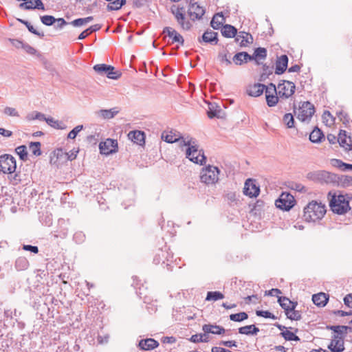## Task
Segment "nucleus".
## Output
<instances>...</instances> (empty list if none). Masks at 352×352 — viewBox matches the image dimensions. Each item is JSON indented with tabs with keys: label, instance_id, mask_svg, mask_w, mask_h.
<instances>
[{
	"label": "nucleus",
	"instance_id": "nucleus-1",
	"mask_svg": "<svg viewBox=\"0 0 352 352\" xmlns=\"http://www.w3.org/2000/svg\"><path fill=\"white\" fill-rule=\"evenodd\" d=\"M161 138L167 143H174L182 140L183 145L188 146L186 151V157L195 164L203 165L206 163V157L204 155V151L198 149V146L195 139L190 138L186 141L182 136L177 135L173 131L162 132Z\"/></svg>",
	"mask_w": 352,
	"mask_h": 352
},
{
	"label": "nucleus",
	"instance_id": "nucleus-2",
	"mask_svg": "<svg viewBox=\"0 0 352 352\" xmlns=\"http://www.w3.org/2000/svg\"><path fill=\"white\" fill-rule=\"evenodd\" d=\"M303 219L307 222H315L321 219L327 210L324 204L316 201H311L304 208Z\"/></svg>",
	"mask_w": 352,
	"mask_h": 352
},
{
	"label": "nucleus",
	"instance_id": "nucleus-3",
	"mask_svg": "<svg viewBox=\"0 0 352 352\" xmlns=\"http://www.w3.org/2000/svg\"><path fill=\"white\" fill-rule=\"evenodd\" d=\"M328 195L331 197L329 206L334 213L343 214L351 209L349 200L346 199L344 195H336L335 193L331 195V192H329Z\"/></svg>",
	"mask_w": 352,
	"mask_h": 352
},
{
	"label": "nucleus",
	"instance_id": "nucleus-4",
	"mask_svg": "<svg viewBox=\"0 0 352 352\" xmlns=\"http://www.w3.org/2000/svg\"><path fill=\"white\" fill-rule=\"evenodd\" d=\"M219 169L214 166L208 165L203 168L200 175L201 182L206 184H214L219 180Z\"/></svg>",
	"mask_w": 352,
	"mask_h": 352
},
{
	"label": "nucleus",
	"instance_id": "nucleus-5",
	"mask_svg": "<svg viewBox=\"0 0 352 352\" xmlns=\"http://www.w3.org/2000/svg\"><path fill=\"white\" fill-rule=\"evenodd\" d=\"M16 168L15 158L10 154L0 156V171L5 174H12Z\"/></svg>",
	"mask_w": 352,
	"mask_h": 352
},
{
	"label": "nucleus",
	"instance_id": "nucleus-6",
	"mask_svg": "<svg viewBox=\"0 0 352 352\" xmlns=\"http://www.w3.org/2000/svg\"><path fill=\"white\" fill-rule=\"evenodd\" d=\"M294 197L291 194L283 192L276 200L275 205L279 209L288 211L294 206Z\"/></svg>",
	"mask_w": 352,
	"mask_h": 352
},
{
	"label": "nucleus",
	"instance_id": "nucleus-7",
	"mask_svg": "<svg viewBox=\"0 0 352 352\" xmlns=\"http://www.w3.org/2000/svg\"><path fill=\"white\" fill-rule=\"evenodd\" d=\"M278 88L279 89L278 94L280 98H289L294 94L296 85L291 81L282 80L278 85Z\"/></svg>",
	"mask_w": 352,
	"mask_h": 352
},
{
	"label": "nucleus",
	"instance_id": "nucleus-8",
	"mask_svg": "<svg viewBox=\"0 0 352 352\" xmlns=\"http://www.w3.org/2000/svg\"><path fill=\"white\" fill-rule=\"evenodd\" d=\"M315 113L314 106L309 102H304L298 109L297 118L302 122L309 120Z\"/></svg>",
	"mask_w": 352,
	"mask_h": 352
},
{
	"label": "nucleus",
	"instance_id": "nucleus-9",
	"mask_svg": "<svg viewBox=\"0 0 352 352\" xmlns=\"http://www.w3.org/2000/svg\"><path fill=\"white\" fill-rule=\"evenodd\" d=\"M260 192V188L256 184V180L248 179L244 184L243 193L250 197H256Z\"/></svg>",
	"mask_w": 352,
	"mask_h": 352
},
{
	"label": "nucleus",
	"instance_id": "nucleus-10",
	"mask_svg": "<svg viewBox=\"0 0 352 352\" xmlns=\"http://www.w3.org/2000/svg\"><path fill=\"white\" fill-rule=\"evenodd\" d=\"M118 148V142L112 139H107L104 142L99 144V149L101 154L109 155L116 152Z\"/></svg>",
	"mask_w": 352,
	"mask_h": 352
},
{
	"label": "nucleus",
	"instance_id": "nucleus-11",
	"mask_svg": "<svg viewBox=\"0 0 352 352\" xmlns=\"http://www.w3.org/2000/svg\"><path fill=\"white\" fill-rule=\"evenodd\" d=\"M188 14L192 21H195L201 19L205 14V10L195 2L189 5Z\"/></svg>",
	"mask_w": 352,
	"mask_h": 352
},
{
	"label": "nucleus",
	"instance_id": "nucleus-12",
	"mask_svg": "<svg viewBox=\"0 0 352 352\" xmlns=\"http://www.w3.org/2000/svg\"><path fill=\"white\" fill-rule=\"evenodd\" d=\"M338 142L340 146L346 151L352 150V136L347 135L344 130H340L338 137Z\"/></svg>",
	"mask_w": 352,
	"mask_h": 352
},
{
	"label": "nucleus",
	"instance_id": "nucleus-13",
	"mask_svg": "<svg viewBox=\"0 0 352 352\" xmlns=\"http://www.w3.org/2000/svg\"><path fill=\"white\" fill-rule=\"evenodd\" d=\"M327 348L331 352H342L344 350V339L342 337H339L338 335H333V339Z\"/></svg>",
	"mask_w": 352,
	"mask_h": 352
},
{
	"label": "nucleus",
	"instance_id": "nucleus-14",
	"mask_svg": "<svg viewBox=\"0 0 352 352\" xmlns=\"http://www.w3.org/2000/svg\"><path fill=\"white\" fill-rule=\"evenodd\" d=\"M218 33L211 30H207L202 35L201 37L198 38L199 43H206L211 45H217L218 43Z\"/></svg>",
	"mask_w": 352,
	"mask_h": 352
},
{
	"label": "nucleus",
	"instance_id": "nucleus-15",
	"mask_svg": "<svg viewBox=\"0 0 352 352\" xmlns=\"http://www.w3.org/2000/svg\"><path fill=\"white\" fill-rule=\"evenodd\" d=\"M23 3H20L19 7L25 10H45L44 4L41 0H23Z\"/></svg>",
	"mask_w": 352,
	"mask_h": 352
},
{
	"label": "nucleus",
	"instance_id": "nucleus-16",
	"mask_svg": "<svg viewBox=\"0 0 352 352\" xmlns=\"http://www.w3.org/2000/svg\"><path fill=\"white\" fill-rule=\"evenodd\" d=\"M266 85L261 83H254L249 85L246 89L247 94L252 97H258L263 94Z\"/></svg>",
	"mask_w": 352,
	"mask_h": 352
},
{
	"label": "nucleus",
	"instance_id": "nucleus-17",
	"mask_svg": "<svg viewBox=\"0 0 352 352\" xmlns=\"http://www.w3.org/2000/svg\"><path fill=\"white\" fill-rule=\"evenodd\" d=\"M288 60V57L285 54L281 55L277 58L275 69L276 74L280 75L286 71L287 68Z\"/></svg>",
	"mask_w": 352,
	"mask_h": 352
},
{
	"label": "nucleus",
	"instance_id": "nucleus-18",
	"mask_svg": "<svg viewBox=\"0 0 352 352\" xmlns=\"http://www.w3.org/2000/svg\"><path fill=\"white\" fill-rule=\"evenodd\" d=\"M159 342L153 338L142 339L138 344V347L143 351H150L157 348Z\"/></svg>",
	"mask_w": 352,
	"mask_h": 352
},
{
	"label": "nucleus",
	"instance_id": "nucleus-19",
	"mask_svg": "<svg viewBox=\"0 0 352 352\" xmlns=\"http://www.w3.org/2000/svg\"><path fill=\"white\" fill-rule=\"evenodd\" d=\"M202 330L206 333H212L216 335H221L226 332V329L219 325L206 324L203 325Z\"/></svg>",
	"mask_w": 352,
	"mask_h": 352
},
{
	"label": "nucleus",
	"instance_id": "nucleus-20",
	"mask_svg": "<svg viewBox=\"0 0 352 352\" xmlns=\"http://www.w3.org/2000/svg\"><path fill=\"white\" fill-rule=\"evenodd\" d=\"M241 38V41L239 43L240 47H247L249 44L253 43L252 36L245 32H240L239 34H237V36L235 38V41L239 42Z\"/></svg>",
	"mask_w": 352,
	"mask_h": 352
},
{
	"label": "nucleus",
	"instance_id": "nucleus-21",
	"mask_svg": "<svg viewBox=\"0 0 352 352\" xmlns=\"http://www.w3.org/2000/svg\"><path fill=\"white\" fill-rule=\"evenodd\" d=\"M175 17L177 20V23L180 25V27L184 30H189L191 27V23L186 19V14L184 13H175Z\"/></svg>",
	"mask_w": 352,
	"mask_h": 352
},
{
	"label": "nucleus",
	"instance_id": "nucleus-22",
	"mask_svg": "<svg viewBox=\"0 0 352 352\" xmlns=\"http://www.w3.org/2000/svg\"><path fill=\"white\" fill-rule=\"evenodd\" d=\"M326 170H317L309 172L307 175V178L311 181L319 183H324Z\"/></svg>",
	"mask_w": 352,
	"mask_h": 352
},
{
	"label": "nucleus",
	"instance_id": "nucleus-23",
	"mask_svg": "<svg viewBox=\"0 0 352 352\" xmlns=\"http://www.w3.org/2000/svg\"><path fill=\"white\" fill-rule=\"evenodd\" d=\"M328 300L329 295L322 292L312 296V301L318 307H324Z\"/></svg>",
	"mask_w": 352,
	"mask_h": 352
},
{
	"label": "nucleus",
	"instance_id": "nucleus-24",
	"mask_svg": "<svg viewBox=\"0 0 352 352\" xmlns=\"http://www.w3.org/2000/svg\"><path fill=\"white\" fill-rule=\"evenodd\" d=\"M128 136L134 143H136L137 144L142 145L144 143L145 134L143 131H130Z\"/></svg>",
	"mask_w": 352,
	"mask_h": 352
},
{
	"label": "nucleus",
	"instance_id": "nucleus-25",
	"mask_svg": "<svg viewBox=\"0 0 352 352\" xmlns=\"http://www.w3.org/2000/svg\"><path fill=\"white\" fill-rule=\"evenodd\" d=\"M120 112L118 107H113L110 109H100L97 114L104 119H111Z\"/></svg>",
	"mask_w": 352,
	"mask_h": 352
},
{
	"label": "nucleus",
	"instance_id": "nucleus-26",
	"mask_svg": "<svg viewBox=\"0 0 352 352\" xmlns=\"http://www.w3.org/2000/svg\"><path fill=\"white\" fill-rule=\"evenodd\" d=\"M208 116L210 118H223V112L221 109L217 106L215 104H209V110L207 112Z\"/></svg>",
	"mask_w": 352,
	"mask_h": 352
},
{
	"label": "nucleus",
	"instance_id": "nucleus-27",
	"mask_svg": "<svg viewBox=\"0 0 352 352\" xmlns=\"http://www.w3.org/2000/svg\"><path fill=\"white\" fill-rule=\"evenodd\" d=\"M221 34L226 38H234L237 35V29L232 25L226 24L222 27Z\"/></svg>",
	"mask_w": 352,
	"mask_h": 352
},
{
	"label": "nucleus",
	"instance_id": "nucleus-28",
	"mask_svg": "<svg viewBox=\"0 0 352 352\" xmlns=\"http://www.w3.org/2000/svg\"><path fill=\"white\" fill-rule=\"evenodd\" d=\"M331 164L342 171L352 170V164L345 163L339 159H332L331 160Z\"/></svg>",
	"mask_w": 352,
	"mask_h": 352
},
{
	"label": "nucleus",
	"instance_id": "nucleus-29",
	"mask_svg": "<svg viewBox=\"0 0 352 352\" xmlns=\"http://www.w3.org/2000/svg\"><path fill=\"white\" fill-rule=\"evenodd\" d=\"M324 138L322 131L318 127H315L309 135V140L313 143H319Z\"/></svg>",
	"mask_w": 352,
	"mask_h": 352
},
{
	"label": "nucleus",
	"instance_id": "nucleus-30",
	"mask_svg": "<svg viewBox=\"0 0 352 352\" xmlns=\"http://www.w3.org/2000/svg\"><path fill=\"white\" fill-rule=\"evenodd\" d=\"M107 1L109 2L107 6L108 11L119 10L126 3V0H108Z\"/></svg>",
	"mask_w": 352,
	"mask_h": 352
},
{
	"label": "nucleus",
	"instance_id": "nucleus-31",
	"mask_svg": "<svg viewBox=\"0 0 352 352\" xmlns=\"http://www.w3.org/2000/svg\"><path fill=\"white\" fill-rule=\"evenodd\" d=\"M14 266L18 271L25 270L29 266V261L25 257L19 256L16 259Z\"/></svg>",
	"mask_w": 352,
	"mask_h": 352
},
{
	"label": "nucleus",
	"instance_id": "nucleus-32",
	"mask_svg": "<svg viewBox=\"0 0 352 352\" xmlns=\"http://www.w3.org/2000/svg\"><path fill=\"white\" fill-rule=\"evenodd\" d=\"M246 57H248V52H238L233 56L232 61L236 65H241L247 63Z\"/></svg>",
	"mask_w": 352,
	"mask_h": 352
},
{
	"label": "nucleus",
	"instance_id": "nucleus-33",
	"mask_svg": "<svg viewBox=\"0 0 352 352\" xmlns=\"http://www.w3.org/2000/svg\"><path fill=\"white\" fill-rule=\"evenodd\" d=\"M101 25L100 24H95L91 26H90L89 28L84 30L82 32H81L78 37V40H82L85 39L88 35H89L92 32H95L96 31H98L101 28Z\"/></svg>",
	"mask_w": 352,
	"mask_h": 352
},
{
	"label": "nucleus",
	"instance_id": "nucleus-34",
	"mask_svg": "<svg viewBox=\"0 0 352 352\" xmlns=\"http://www.w3.org/2000/svg\"><path fill=\"white\" fill-rule=\"evenodd\" d=\"M324 183L333 184L339 186L340 175L326 171Z\"/></svg>",
	"mask_w": 352,
	"mask_h": 352
},
{
	"label": "nucleus",
	"instance_id": "nucleus-35",
	"mask_svg": "<svg viewBox=\"0 0 352 352\" xmlns=\"http://www.w3.org/2000/svg\"><path fill=\"white\" fill-rule=\"evenodd\" d=\"M45 121L52 127L56 129H66V125L63 122L58 120H54L53 118H45Z\"/></svg>",
	"mask_w": 352,
	"mask_h": 352
},
{
	"label": "nucleus",
	"instance_id": "nucleus-36",
	"mask_svg": "<svg viewBox=\"0 0 352 352\" xmlns=\"http://www.w3.org/2000/svg\"><path fill=\"white\" fill-rule=\"evenodd\" d=\"M113 66L107 64H97L94 69L100 74H107L109 70H112Z\"/></svg>",
	"mask_w": 352,
	"mask_h": 352
},
{
	"label": "nucleus",
	"instance_id": "nucleus-37",
	"mask_svg": "<svg viewBox=\"0 0 352 352\" xmlns=\"http://www.w3.org/2000/svg\"><path fill=\"white\" fill-rule=\"evenodd\" d=\"M17 20L22 24H24L31 33L39 36L40 38H43L44 36L43 32H39L38 31H37L28 21L21 19H17Z\"/></svg>",
	"mask_w": 352,
	"mask_h": 352
},
{
	"label": "nucleus",
	"instance_id": "nucleus-38",
	"mask_svg": "<svg viewBox=\"0 0 352 352\" xmlns=\"http://www.w3.org/2000/svg\"><path fill=\"white\" fill-rule=\"evenodd\" d=\"M224 298V295L219 291L215 292H208L207 296L206 298V300L207 301H216L218 300L223 299Z\"/></svg>",
	"mask_w": 352,
	"mask_h": 352
},
{
	"label": "nucleus",
	"instance_id": "nucleus-39",
	"mask_svg": "<svg viewBox=\"0 0 352 352\" xmlns=\"http://www.w3.org/2000/svg\"><path fill=\"white\" fill-rule=\"evenodd\" d=\"M267 104L270 107H272L276 105L278 102V94L272 93V94H267L265 96Z\"/></svg>",
	"mask_w": 352,
	"mask_h": 352
},
{
	"label": "nucleus",
	"instance_id": "nucleus-40",
	"mask_svg": "<svg viewBox=\"0 0 352 352\" xmlns=\"http://www.w3.org/2000/svg\"><path fill=\"white\" fill-rule=\"evenodd\" d=\"M229 317L232 321L242 322L248 318V315L246 312L242 311L237 314H232Z\"/></svg>",
	"mask_w": 352,
	"mask_h": 352
},
{
	"label": "nucleus",
	"instance_id": "nucleus-41",
	"mask_svg": "<svg viewBox=\"0 0 352 352\" xmlns=\"http://www.w3.org/2000/svg\"><path fill=\"white\" fill-rule=\"evenodd\" d=\"M93 19L94 17L92 16H87L86 18H78L72 21L70 24L74 27H79L89 23L90 21H93Z\"/></svg>",
	"mask_w": 352,
	"mask_h": 352
},
{
	"label": "nucleus",
	"instance_id": "nucleus-42",
	"mask_svg": "<svg viewBox=\"0 0 352 352\" xmlns=\"http://www.w3.org/2000/svg\"><path fill=\"white\" fill-rule=\"evenodd\" d=\"M280 335L287 341H299L300 338L293 332L285 330L280 333Z\"/></svg>",
	"mask_w": 352,
	"mask_h": 352
},
{
	"label": "nucleus",
	"instance_id": "nucleus-43",
	"mask_svg": "<svg viewBox=\"0 0 352 352\" xmlns=\"http://www.w3.org/2000/svg\"><path fill=\"white\" fill-rule=\"evenodd\" d=\"M29 147L34 155L39 156L41 155V143L39 142H30Z\"/></svg>",
	"mask_w": 352,
	"mask_h": 352
},
{
	"label": "nucleus",
	"instance_id": "nucleus-44",
	"mask_svg": "<svg viewBox=\"0 0 352 352\" xmlns=\"http://www.w3.org/2000/svg\"><path fill=\"white\" fill-rule=\"evenodd\" d=\"M16 153L19 155V158L25 161L28 159V152H27V148L25 145H21L16 148L15 149Z\"/></svg>",
	"mask_w": 352,
	"mask_h": 352
},
{
	"label": "nucleus",
	"instance_id": "nucleus-45",
	"mask_svg": "<svg viewBox=\"0 0 352 352\" xmlns=\"http://www.w3.org/2000/svg\"><path fill=\"white\" fill-rule=\"evenodd\" d=\"M217 16L223 18V15L222 13H217V14H215L214 16V17L212 18V19L210 22V25L212 26V28L214 30H219L221 28V26L223 27V25L222 21H219L216 20ZM223 20H224V19H223Z\"/></svg>",
	"mask_w": 352,
	"mask_h": 352
},
{
	"label": "nucleus",
	"instance_id": "nucleus-46",
	"mask_svg": "<svg viewBox=\"0 0 352 352\" xmlns=\"http://www.w3.org/2000/svg\"><path fill=\"white\" fill-rule=\"evenodd\" d=\"M287 318L292 320H300L302 318L301 311L294 309V311H286Z\"/></svg>",
	"mask_w": 352,
	"mask_h": 352
},
{
	"label": "nucleus",
	"instance_id": "nucleus-47",
	"mask_svg": "<svg viewBox=\"0 0 352 352\" xmlns=\"http://www.w3.org/2000/svg\"><path fill=\"white\" fill-rule=\"evenodd\" d=\"M339 186H341L343 187L352 186V177L348 176V175L340 176Z\"/></svg>",
	"mask_w": 352,
	"mask_h": 352
},
{
	"label": "nucleus",
	"instance_id": "nucleus-48",
	"mask_svg": "<svg viewBox=\"0 0 352 352\" xmlns=\"http://www.w3.org/2000/svg\"><path fill=\"white\" fill-rule=\"evenodd\" d=\"M28 120H45V116L43 113L37 112V111H33L31 113H29L26 117Z\"/></svg>",
	"mask_w": 352,
	"mask_h": 352
},
{
	"label": "nucleus",
	"instance_id": "nucleus-49",
	"mask_svg": "<svg viewBox=\"0 0 352 352\" xmlns=\"http://www.w3.org/2000/svg\"><path fill=\"white\" fill-rule=\"evenodd\" d=\"M322 120L323 122L325 123L326 125H331L334 123V118L331 114L329 111H324L322 114Z\"/></svg>",
	"mask_w": 352,
	"mask_h": 352
},
{
	"label": "nucleus",
	"instance_id": "nucleus-50",
	"mask_svg": "<svg viewBox=\"0 0 352 352\" xmlns=\"http://www.w3.org/2000/svg\"><path fill=\"white\" fill-rule=\"evenodd\" d=\"M283 122L287 125V128L294 127V119L292 113H285L283 116Z\"/></svg>",
	"mask_w": 352,
	"mask_h": 352
},
{
	"label": "nucleus",
	"instance_id": "nucleus-51",
	"mask_svg": "<svg viewBox=\"0 0 352 352\" xmlns=\"http://www.w3.org/2000/svg\"><path fill=\"white\" fill-rule=\"evenodd\" d=\"M41 21L44 25L50 26L56 22V19L52 15H44L41 16Z\"/></svg>",
	"mask_w": 352,
	"mask_h": 352
},
{
	"label": "nucleus",
	"instance_id": "nucleus-52",
	"mask_svg": "<svg viewBox=\"0 0 352 352\" xmlns=\"http://www.w3.org/2000/svg\"><path fill=\"white\" fill-rule=\"evenodd\" d=\"M254 56L257 58L264 60L267 57V50L264 47H257L254 50Z\"/></svg>",
	"mask_w": 352,
	"mask_h": 352
},
{
	"label": "nucleus",
	"instance_id": "nucleus-53",
	"mask_svg": "<svg viewBox=\"0 0 352 352\" xmlns=\"http://www.w3.org/2000/svg\"><path fill=\"white\" fill-rule=\"evenodd\" d=\"M289 299L285 296H278V302L280 305V306L285 310V312L289 311Z\"/></svg>",
	"mask_w": 352,
	"mask_h": 352
},
{
	"label": "nucleus",
	"instance_id": "nucleus-54",
	"mask_svg": "<svg viewBox=\"0 0 352 352\" xmlns=\"http://www.w3.org/2000/svg\"><path fill=\"white\" fill-rule=\"evenodd\" d=\"M256 314L257 316L263 317L265 318H271L273 320L276 319V317L269 311L257 310L256 311Z\"/></svg>",
	"mask_w": 352,
	"mask_h": 352
},
{
	"label": "nucleus",
	"instance_id": "nucleus-55",
	"mask_svg": "<svg viewBox=\"0 0 352 352\" xmlns=\"http://www.w3.org/2000/svg\"><path fill=\"white\" fill-rule=\"evenodd\" d=\"M170 38H172L171 43H177L181 45H184V39L183 36L179 33H178L177 31H175L173 33V35L172 36V37Z\"/></svg>",
	"mask_w": 352,
	"mask_h": 352
},
{
	"label": "nucleus",
	"instance_id": "nucleus-56",
	"mask_svg": "<svg viewBox=\"0 0 352 352\" xmlns=\"http://www.w3.org/2000/svg\"><path fill=\"white\" fill-rule=\"evenodd\" d=\"M204 336H206V333H204V334L199 333V334L192 335L190 338V341L192 342H195V343L201 342H207L208 340L203 339Z\"/></svg>",
	"mask_w": 352,
	"mask_h": 352
},
{
	"label": "nucleus",
	"instance_id": "nucleus-57",
	"mask_svg": "<svg viewBox=\"0 0 352 352\" xmlns=\"http://www.w3.org/2000/svg\"><path fill=\"white\" fill-rule=\"evenodd\" d=\"M121 75H122V73L118 70L116 71L114 67H113L112 70L108 71L107 77L110 79L117 80L121 76Z\"/></svg>",
	"mask_w": 352,
	"mask_h": 352
},
{
	"label": "nucleus",
	"instance_id": "nucleus-58",
	"mask_svg": "<svg viewBox=\"0 0 352 352\" xmlns=\"http://www.w3.org/2000/svg\"><path fill=\"white\" fill-rule=\"evenodd\" d=\"M337 116L340 118V120L343 122L345 125L349 122V117L346 113L343 111H340L336 113Z\"/></svg>",
	"mask_w": 352,
	"mask_h": 352
},
{
	"label": "nucleus",
	"instance_id": "nucleus-59",
	"mask_svg": "<svg viewBox=\"0 0 352 352\" xmlns=\"http://www.w3.org/2000/svg\"><path fill=\"white\" fill-rule=\"evenodd\" d=\"M3 113L8 116H13V117H19V114L18 111L16 110L15 108L6 107L4 110Z\"/></svg>",
	"mask_w": 352,
	"mask_h": 352
},
{
	"label": "nucleus",
	"instance_id": "nucleus-60",
	"mask_svg": "<svg viewBox=\"0 0 352 352\" xmlns=\"http://www.w3.org/2000/svg\"><path fill=\"white\" fill-rule=\"evenodd\" d=\"M82 129V125H78L74 127L68 134L67 138L74 139L78 133Z\"/></svg>",
	"mask_w": 352,
	"mask_h": 352
},
{
	"label": "nucleus",
	"instance_id": "nucleus-61",
	"mask_svg": "<svg viewBox=\"0 0 352 352\" xmlns=\"http://www.w3.org/2000/svg\"><path fill=\"white\" fill-rule=\"evenodd\" d=\"M327 329L332 330L335 333L338 334H344L342 329H346L344 325H337V326H327Z\"/></svg>",
	"mask_w": 352,
	"mask_h": 352
},
{
	"label": "nucleus",
	"instance_id": "nucleus-62",
	"mask_svg": "<svg viewBox=\"0 0 352 352\" xmlns=\"http://www.w3.org/2000/svg\"><path fill=\"white\" fill-rule=\"evenodd\" d=\"M252 330V324L246 325L239 328V333L241 334L250 336Z\"/></svg>",
	"mask_w": 352,
	"mask_h": 352
},
{
	"label": "nucleus",
	"instance_id": "nucleus-63",
	"mask_svg": "<svg viewBox=\"0 0 352 352\" xmlns=\"http://www.w3.org/2000/svg\"><path fill=\"white\" fill-rule=\"evenodd\" d=\"M22 49H23L26 53L31 55L36 54L37 52L36 49H34L33 47L30 46L28 43H24Z\"/></svg>",
	"mask_w": 352,
	"mask_h": 352
},
{
	"label": "nucleus",
	"instance_id": "nucleus-64",
	"mask_svg": "<svg viewBox=\"0 0 352 352\" xmlns=\"http://www.w3.org/2000/svg\"><path fill=\"white\" fill-rule=\"evenodd\" d=\"M219 58L220 61L221 63H226V65H230L232 64V61L228 58L226 53H219Z\"/></svg>",
	"mask_w": 352,
	"mask_h": 352
}]
</instances>
